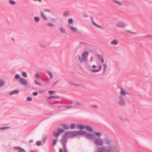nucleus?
Listing matches in <instances>:
<instances>
[{
  "instance_id": "f257e3e1",
  "label": "nucleus",
  "mask_w": 152,
  "mask_h": 152,
  "mask_svg": "<svg viewBox=\"0 0 152 152\" xmlns=\"http://www.w3.org/2000/svg\"><path fill=\"white\" fill-rule=\"evenodd\" d=\"M94 133L98 137L96 138L95 142H111L113 141V140L107 134H104V137L102 139L100 138L102 135L101 133L95 132Z\"/></svg>"
},
{
  "instance_id": "f03ea898",
  "label": "nucleus",
  "mask_w": 152,
  "mask_h": 152,
  "mask_svg": "<svg viewBox=\"0 0 152 152\" xmlns=\"http://www.w3.org/2000/svg\"><path fill=\"white\" fill-rule=\"evenodd\" d=\"M89 53L86 51L83 53L81 56L80 55L77 56V58L80 62L82 63L87 61L88 60V57L89 55Z\"/></svg>"
},
{
  "instance_id": "7ed1b4c3",
  "label": "nucleus",
  "mask_w": 152,
  "mask_h": 152,
  "mask_svg": "<svg viewBox=\"0 0 152 152\" xmlns=\"http://www.w3.org/2000/svg\"><path fill=\"white\" fill-rule=\"evenodd\" d=\"M95 152H116V150L115 148L106 149L104 147H98Z\"/></svg>"
},
{
  "instance_id": "20e7f679",
  "label": "nucleus",
  "mask_w": 152,
  "mask_h": 152,
  "mask_svg": "<svg viewBox=\"0 0 152 152\" xmlns=\"http://www.w3.org/2000/svg\"><path fill=\"white\" fill-rule=\"evenodd\" d=\"M85 137L87 139L93 140L94 141V142H95V136L94 134L93 133H86L85 135Z\"/></svg>"
},
{
  "instance_id": "39448f33",
  "label": "nucleus",
  "mask_w": 152,
  "mask_h": 152,
  "mask_svg": "<svg viewBox=\"0 0 152 152\" xmlns=\"http://www.w3.org/2000/svg\"><path fill=\"white\" fill-rule=\"evenodd\" d=\"M118 104L122 107H124L126 105V102L124 99L123 97L120 95L118 97Z\"/></svg>"
},
{
  "instance_id": "423d86ee",
  "label": "nucleus",
  "mask_w": 152,
  "mask_h": 152,
  "mask_svg": "<svg viewBox=\"0 0 152 152\" xmlns=\"http://www.w3.org/2000/svg\"><path fill=\"white\" fill-rule=\"evenodd\" d=\"M65 135L68 138H72L76 136L75 131H68L65 133Z\"/></svg>"
},
{
  "instance_id": "0eeeda50",
  "label": "nucleus",
  "mask_w": 152,
  "mask_h": 152,
  "mask_svg": "<svg viewBox=\"0 0 152 152\" xmlns=\"http://www.w3.org/2000/svg\"><path fill=\"white\" fill-rule=\"evenodd\" d=\"M64 131V130L61 128H58L57 129V131H54L53 132V135L55 137H58L60 134Z\"/></svg>"
},
{
  "instance_id": "6e6552de",
  "label": "nucleus",
  "mask_w": 152,
  "mask_h": 152,
  "mask_svg": "<svg viewBox=\"0 0 152 152\" xmlns=\"http://www.w3.org/2000/svg\"><path fill=\"white\" fill-rule=\"evenodd\" d=\"M68 26L69 28L74 32L76 33L79 35L81 34V33L78 31L77 29L75 27H72L70 25H68Z\"/></svg>"
},
{
  "instance_id": "1a4fd4ad",
  "label": "nucleus",
  "mask_w": 152,
  "mask_h": 152,
  "mask_svg": "<svg viewBox=\"0 0 152 152\" xmlns=\"http://www.w3.org/2000/svg\"><path fill=\"white\" fill-rule=\"evenodd\" d=\"M20 82L21 84L24 85L26 86L27 84L26 80L22 77L20 78Z\"/></svg>"
},
{
  "instance_id": "9d476101",
  "label": "nucleus",
  "mask_w": 152,
  "mask_h": 152,
  "mask_svg": "<svg viewBox=\"0 0 152 152\" xmlns=\"http://www.w3.org/2000/svg\"><path fill=\"white\" fill-rule=\"evenodd\" d=\"M76 133V136H79V135H85L86 134V132L85 131H75Z\"/></svg>"
},
{
  "instance_id": "9b49d317",
  "label": "nucleus",
  "mask_w": 152,
  "mask_h": 152,
  "mask_svg": "<svg viewBox=\"0 0 152 152\" xmlns=\"http://www.w3.org/2000/svg\"><path fill=\"white\" fill-rule=\"evenodd\" d=\"M116 25L118 27L120 28H124L126 26V25L123 22H119L116 24Z\"/></svg>"
},
{
  "instance_id": "f8f14e48",
  "label": "nucleus",
  "mask_w": 152,
  "mask_h": 152,
  "mask_svg": "<svg viewBox=\"0 0 152 152\" xmlns=\"http://www.w3.org/2000/svg\"><path fill=\"white\" fill-rule=\"evenodd\" d=\"M120 88L121 90L120 94L121 96H125L126 94L129 95L130 94L129 92L125 91L122 88Z\"/></svg>"
},
{
  "instance_id": "ddd939ff",
  "label": "nucleus",
  "mask_w": 152,
  "mask_h": 152,
  "mask_svg": "<svg viewBox=\"0 0 152 152\" xmlns=\"http://www.w3.org/2000/svg\"><path fill=\"white\" fill-rule=\"evenodd\" d=\"M91 20V22L95 26L99 28H100L103 29V27L98 24H97L96 23L94 20L93 18L92 17H91L90 18Z\"/></svg>"
},
{
  "instance_id": "4468645a",
  "label": "nucleus",
  "mask_w": 152,
  "mask_h": 152,
  "mask_svg": "<svg viewBox=\"0 0 152 152\" xmlns=\"http://www.w3.org/2000/svg\"><path fill=\"white\" fill-rule=\"evenodd\" d=\"M14 149L15 150L18 151V152H26V151L23 149L19 147H15Z\"/></svg>"
},
{
  "instance_id": "2eb2a0df",
  "label": "nucleus",
  "mask_w": 152,
  "mask_h": 152,
  "mask_svg": "<svg viewBox=\"0 0 152 152\" xmlns=\"http://www.w3.org/2000/svg\"><path fill=\"white\" fill-rule=\"evenodd\" d=\"M68 138V137L65 135V133L63 137L61 139V142H66Z\"/></svg>"
},
{
  "instance_id": "dca6fc26",
  "label": "nucleus",
  "mask_w": 152,
  "mask_h": 152,
  "mask_svg": "<svg viewBox=\"0 0 152 152\" xmlns=\"http://www.w3.org/2000/svg\"><path fill=\"white\" fill-rule=\"evenodd\" d=\"M85 129L87 131H89L91 132H92L93 130L92 127L86 125L85 126Z\"/></svg>"
},
{
  "instance_id": "f3484780",
  "label": "nucleus",
  "mask_w": 152,
  "mask_h": 152,
  "mask_svg": "<svg viewBox=\"0 0 152 152\" xmlns=\"http://www.w3.org/2000/svg\"><path fill=\"white\" fill-rule=\"evenodd\" d=\"M19 91L18 90L16 89L10 91L9 93V94L11 95H13L14 94H17L19 93Z\"/></svg>"
},
{
  "instance_id": "a211bd4d",
  "label": "nucleus",
  "mask_w": 152,
  "mask_h": 152,
  "mask_svg": "<svg viewBox=\"0 0 152 152\" xmlns=\"http://www.w3.org/2000/svg\"><path fill=\"white\" fill-rule=\"evenodd\" d=\"M60 98V97L57 96H50L48 99V100L52 99H58Z\"/></svg>"
},
{
  "instance_id": "6ab92c4d",
  "label": "nucleus",
  "mask_w": 152,
  "mask_h": 152,
  "mask_svg": "<svg viewBox=\"0 0 152 152\" xmlns=\"http://www.w3.org/2000/svg\"><path fill=\"white\" fill-rule=\"evenodd\" d=\"M118 42L116 39H113L110 42V44L112 45H116L118 44Z\"/></svg>"
},
{
  "instance_id": "aec40b11",
  "label": "nucleus",
  "mask_w": 152,
  "mask_h": 152,
  "mask_svg": "<svg viewBox=\"0 0 152 152\" xmlns=\"http://www.w3.org/2000/svg\"><path fill=\"white\" fill-rule=\"evenodd\" d=\"M85 126L83 125H77V128L78 129H80L81 130H83L85 128Z\"/></svg>"
},
{
  "instance_id": "412c9836",
  "label": "nucleus",
  "mask_w": 152,
  "mask_h": 152,
  "mask_svg": "<svg viewBox=\"0 0 152 152\" xmlns=\"http://www.w3.org/2000/svg\"><path fill=\"white\" fill-rule=\"evenodd\" d=\"M102 68V65H100L99 66V69L98 70H96V69H92L91 71L92 72H97L99 71H100L101 69Z\"/></svg>"
},
{
  "instance_id": "4be33fe9",
  "label": "nucleus",
  "mask_w": 152,
  "mask_h": 152,
  "mask_svg": "<svg viewBox=\"0 0 152 152\" xmlns=\"http://www.w3.org/2000/svg\"><path fill=\"white\" fill-rule=\"evenodd\" d=\"M75 105L78 107L82 106L83 105V104L81 102H76Z\"/></svg>"
},
{
  "instance_id": "5701e85b",
  "label": "nucleus",
  "mask_w": 152,
  "mask_h": 152,
  "mask_svg": "<svg viewBox=\"0 0 152 152\" xmlns=\"http://www.w3.org/2000/svg\"><path fill=\"white\" fill-rule=\"evenodd\" d=\"M47 136L46 135H44L42 137V142H45L47 138Z\"/></svg>"
},
{
  "instance_id": "b1692460",
  "label": "nucleus",
  "mask_w": 152,
  "mask_h": 152,
  "mask_svg": "<svg viewBox=\"0 0 152 152\" xmlns=\"http://www.w3.org/2000/svg\"><path fill=\"white\" fill-rule=\"evenodd\" d=\"M69 15V12L68 11L64 12L63 13V16L64 17H68Z\"/></svg>"
},
{
  "instance_id": "393cba45",
  "label": "nucleus",
  "mask_w": 152,
  "mask_h": 152,
  "mask_svg": "<svg viewBox=\"0 0 152 152\" xmlns=\"http://www.w3.org/2000/svg\"><path fill=\"white\" fill-rule=\"evenodd\" d=\"M97 56L99 59L103 63L104 62V59L103 57L99 55H98Z\"/></svg>"
},
{
  "instance_id": "a878e982",
  "label": "nucleus",
  "mask_w": 152,
  "mask_h": 152,
  "mask_svg": "<svg viewBox=\"0 0 152 152\" xmlns=\"http://www.w3.org/2000/svg\"><path fill=\"white\" fill-rule=\"evenodd\" d=\"M47 73L50 76V78L51 79H52L53 78V76L52 73L50 72L49 71H47Z\"/></svg>"
},
{
  "instance_id": "bb28decb",
  "label": "nucleus",
  "mask_w": 152,
  "mask_h": 152,
  "mask_svg": "<svg viewBox=\"0 0 152 152\" xmlns=\"http://www.w3.org/2000/svg\"><path fill=\"white\" fill-rule=\"evenodd\" d=\"M60 32L63 33L65 34L66 33V31L63 27H60L59 28Z\"/></svg>"
},
{
  "instance_id": "cd10ccee",
  "label": "nucleus",
  "mask_w": 152,
  "mask_h": 152,
  "mask_svg": "<svg viewBox=\"0 0 152 152\" xmlns=\"http://www.w3.org/2000/svg\"><path fill=\"white\" fill-rule=\"evenodd\" d=\"M40 14H41L42 17V18L44 19L45 20H48V19H47V16L46 15H45L42 12H41Z\"/></svg>"
},
{
  "instance_id": "c85d7f7f",
  "label": "nucleus",
  "mask_w": 152,
  "mask_h": 152,
  "mask_svg": "<svg viewBox=\"0 0 152 152\" xmlns=\"http://www.w3.org/2000/svg\"><path fill=\"white\" fill-rule=\"evenodd\" d=\"M4 82L2 79H0V87H2L4 86Z\"/></svg>"
},
{
  "instance_id": "c756f323",
  "label": "nucleus",
  "mask_w": 152,
  "mask_h": 152,
  "mask_svg": "<svg viewBox=\"0 0 152 152\" xmlns=\"http://www.w3.org/2000/svg\"><path fill=\"white\" fill-rule=\"evenodd\" d=\"M9 2L11 5H14L16 3L15 1L13 0H10Z\"/></svg>"
},
{
  "instance_id": "7c9ffc66",
  "label": "nucleus",
  "mask_w": 152,
  "mask_h": 152,
  "mask_svg": "<svg viewBox=\"0 0 152 152\" xmlns=\"http://www.w3.org/2000/svg\"><path fill=\"white\" fill-rule=\"evenodd\" d=\"M34 20L36 22H38L40 20L39 18L38 17H35L34 18Z\"/></svg>"
},
{
  "instance_id": "2f4dec72",
  "label": "nucleus",
  "mask_w": 152,
  "mask_h": 152,
  "mask_svg": "<svg viewBox=\"0 0 152 152\" xmlns=\"http://www.w3.org/2000/svg\"><path fill=\"white\" fill-rule=\"evenodd\" d=\"M103 66L104 67V69L103 72V73H104L106 71L107 68V64L105 63H104L103 64Z\"/></svg>"
},
{
  "instance_id": "473e14b6",
  "label": "nucleus",
  "mask_w": 152,
  "mask_h": 152,
  "mask_svg": "<svg viewBox=\"0 0 152 152\" xmlns=\"http://www.w3.org/2000/svg\"><path fill=\"white\" fill-rule=\"evenodd\" d=\"M71 84L72 85H73L75 86H77V87H78L80 86V85L78 84L75 83L74 82H70Z\"/></svg>"
},
{
  "instance_id": "72a5a7b5",
  "label": "nucleus",
  "mask_w": 152,
  "mask_h": 152,
  "mask_svg": "<svg viewBox=\"0 0 152 152\" xmlns=\"http://www.w3.org/2000/svg\"><path fill=\"white\" fill-rule=\"evenodd\" d=\"M62 126L64 129H68L69 128V126L66 125L65 124L62 125Z\"/></svg>"
},
{
  "instance_id": "f704fd0d",
  "label": "nucleus",
  "mask_w": 152,
  "mask_h": 152,
  "mask_svg": "<svg viewBox=\"0 0 152 152\" xmlns=\"http://www.w3.org/2000/svg\"><path fill=\"white\" fill-rule=\"evenodd\" d=\"M66 143H62V145L63 147V150L64 152L66 151Z\"/></svg>"
},
{
  "instance_id": "c9c22d12",
  "label": "nucleus",
  "mask_w": 152,
  "mask_h": 152,
  "mask_svg": "<svg viewBox=\"0 0 152 152\" xmlns=\"http://www.w3.org/2000/svg\"><path fill=\"white\" fill-rule=\"evenodd\" d=\"M68 22L69 24H72L73 23V21L72 18H69L68 20Z\"/></svg>"
},
{
  "instance_id": "e433bc0d",
  "label": "nucleus",
  "mask_w": 152,
  "mask_h": 152,
  "mask_svg": "<svg viewBox=\"0 0 152 152\" xmlns=\"http://www.w3.org/2000/svg\"><path fill=\"white\" fill-rule=\"evenodd\" d=\"M20 76L18 74H16L15 76V78L16 80H17L18 79H20Z\"/></svg>"
},
{
  "instance_id": "4c0bfd02",
  "label": "nucleus",
  "mask_w": 152,
  "mask_h": 152,
  "mask_svg": "<svg viewBox=\"0 0 152 152\" xmlns=\"http://www.w3.org/2000/svg\"><path fill=\"white\" fill-rule=\"evenodd\" d=\"M76 124H71L70 125V128L72 129H73L75 128V126Z\"/></svg>"
},
{
  "instance_id": "58836bf2",
  "label": "nucleus",
  "mask_w": 152,
  "mask_h": 152,
  "mask_svg": "<svg viewBox=\"0 0 152 152\" xmlns=\"http://www.w3.org/2000/svg\"><path fill=\"white\" fill-rule=\"evenodd\" d=\"M35 77L37 79H39L40 77V75L38 73H37L35 74Z\"/></svg>"
},
{
  "instance_id": "ea45409f",
  "label": "nucleus",
  "mask_w": 152,
  "mask_h": 152,
  "mask_svg": "<svg viewBox=\"0 0 152 152\" xmlns=\"http://www.w3.org/2000/svg\"><path fill=\"white\" fill-rule=\"evenodd\" d=\"M121 119L124 122H126V121H129V120L128 119H127V118H121Z\"/></svg>"
},
{
  "instance_id": "a19ab883",
  "label": "nucleus",
  "mask_w": 152,
  "mask_h": 152,
  "mask_svg": "<svg viewBox=\"0 0 152 152\" xmlns=\"http://www.w3.org/2000/svg\"><path fill=\"white\" fill-rule=\"evenodd\" d=\"M113 1L114 2H115V3H117L118 4L120 5H122V3H121V2L118 1H117L115 0H113Z\"/></svg>"
},
{
  "instance_id": "79ce46f5",
  "label": "nucleus",
  "mask_w": 152,
  "mask_h": 152,
  "mask_svg": "<svg viewBox=\"0 0 152 152\" xmlns=\"http://www.w3.org/2000/svg\"><path fill=\"white\" fill-rule=\"evenodd\" d=\"M22 75L24 77H27V75L26 72H23L22 73Z\"/></svg>"
},
{
  "instance_id": "37998d69",
  "label": "nucleus",
  "mask_w": 152,
  "mask_h": 152,
  "mask_svg": "<svg viewBox=\"0 0 152 152\" xmlns=\"http://www.w3.org/2000/svg\"><path fill=\"white\" fill-rule=\"evenodd\" d=\"M91 107L94 108L95 109H97L98 108V106L96 105H92L91 106Z\"/></svg>"
},
{
  "instance_id": "c03bdc74",
  "label": "nucleus",
  "mask_w": 152,
  "mask_h": 152,
  "mask_svg": "<svg viewBox=\"0 0 152 152\" xmlns=\"http://www.w3.org/2000/svg\"><path fill=\"white\" fill-rule=\"evenodd\" d=\"M147 37H149L151 39H152V35H147L144 37V38H146Z\"/></svg>"
},
{
  "instance_id": "a18cd8bd",
  "label": "nucleus",
  "mask_w": 152,
  "mask_h": 152,
  "mask_svg": "<svg viewBox=\"0 0 152 152\" xmlns=\"http://www.w3.org/2000/svg\"><path fill=\"white\" fill-rule=\"evenodd\" d=\"M26 100L28 101H31L32 100V99L30 97H28L26 98Z\"/></svg>"
},
{
  "instance_id": "49530a36",
  "label": "nucleus",
  "mask_w": 152,
  "mask_h": 152,
  "mask_svg": "<svg viewBox=\"0 0 152 152\" xmlns=\"http://www.w3.org/2000/svg\"><path fill=\"white\" fill-rule=\"evenodd\" d=\"M127 32L128 33H131V34H136V32H132V31L130 30H128L127 31Z\"/></svg>"
},
{
  "instance_id": "de8ad7c7",
  "label": "nucleus",
  "mask_w": 152,
  "mask_h": 152,
  "mask_svg": "<svg viewBox=\"0 0 152 152\" xmlns=\"http://www.w3.org/2000/svg\"><path fill=\"white\" fill-rule=\"evenodd\" d=\"M64 107L66 109H69V108H72V106H64Z\"/></svg>"
},
{
  "instance_id": "09e8293b",
  "label": "nucleus",
  "mask_w": 152,
  "mask_h": 152,
  "mask_svg": "<svg viewBox=\"0 0 152 152\" xmlns=\"http://www.w3.org/2000/svg\"><path fill=\"white\" fill-rule=\"evenodd\" d=\"M47 25L48 26L50 27L54 26V25L52 23H48L47 24Z\"/></svg>"
},
{
  "instance_id": "8fccbe9b",
  "label": "nucleus",
  "mask_w": 152,
  "mask_h": 152,
  "mask_svg": "<svg viewBox=\"0 0 152 152\" xmlns=\"http://www.w3.org/2000/svg\"><path fill=\"white\" fill-rule=\"evenodd\" d=\"M55 92V91H48V93L50 94H52L54 93Z\"/></svg>"
},
{
  "instance_id": "3c124183",
  "label": "nucleus",
  "mask_w": 152,
  "mask_h": 152,
  "mask_svg": "<svg viewBox=\"0 0 152 152\" xmlns=\"http://www.w3.org/2000/svg\"><path fill=\"white\" fill-rule=\"evenodd\" d=\"M34 83L35 84L39 85V86H41V84H40L39 83H38L37 80H35L34 81Z\"/></svg>"
},
{
  "instance_id": "603ef678",
  "label": "nucleus",
  "mask_w": 152,
  "mask_h": 152,
  "mask_svg": "<svg viewBox=\"0 0 152 152\" xmlns=\"http://www.w3.org/2000/svg\"><path fill=\"white\" fill-rule=\"evenodd\" d=\"M38 92H34L33 93V95L34 96H36L38 95Z\"/></svg>"
},
{
  "instance_id": "864d4df0",
  "label": "nucleus",
  "mask_w": 152,
  "mask_h": 152,
  "mask_svg": "<svg viewBox=\"0 0 152 152\" xmlns=\"http://www.w3.org/2000/svg\"><path fill=\"white\" fill-rule=\"evenodd\" d=\"M8 127H0V130H4L5 129H6L8 128Z\"/></svg>"
},
{
  "instance_id": "5fc2aeb1",
  "label": "nucleus",
  "mask_w": 152,
  "mask_h": 152,
  "mask_svg": "<svg viewBox=\"0 0 152 152\" xmlns=\"http://www.w3.org/2000/svg\"><path fill=\"white\" fill-rule=\"evenodd\" d=\"M83 16L85 18H87L88 17V15H87L86 14L84 13L83 15Z\"/></svg>"
},
{
  "instance_id": "6e6d98bb",
  "label": "nucleus",
  "mask_w": 152,
  "mask_h": 152,
  "mask_svg": "<svg viewBox=\"0 0 152 152\" xmlns=\"http://www.w3.org/2000/svg\"><path fill=\"white\" fill-rule=\"evenodd\" d=\"M57 139L56 138L53 140V142H57Z\"/></svg>"
},
{
  "instance_id": "4d7b16f0",
  "label": "nucleus",
  "mask_w": 152,
  "mask_h": 152,
  "mask_svg": "<svg viewBox=\"0 0 152 152\" xmlns=\"http://www.w3.org/2000/svg\"><path fill=\"white\" fill-rule=\"evenodd\" d=\"M96 145L97 146H101L102 145L103 143H96Z\"/></svg>"
},
{
  "instance_id": "13d9d810",
  "label": "nucleus",
  "mask_w": 152,
  "mask_h": 152,
  "mask_svg": "<svg viewBox=\"0 0 152 152\" xmlns=\"http://www.w3.org/2000/svg\"><path fill=\"white\" fill-rule=\"evenodd\" d=\"M42 143H36V145L37 146H40L41 145Z\"/></svg>"
},
{
  "instance_id": "bf43d9fd",
  "label": "nucleus",
  "mask_w": 152,
  "mask_h": 152,
  "mask_svg": "<svg viewBox=\"0 0 152 152\" xmlns=\"http://www.w3.org/2000/svg\"><path fill=\"white\" fill-rule=\"evenodd\" d=\"M44 12H50V10H45L44 11Z\"/></svg>"
},
{
  "instance_id": "052dcab7",
  "label": "nucleus",
  "mask_w": 152,
  "mask_h": 152,
  "mask_svg": "<svg viewBox=\"0 0 152 152\" xmlns=\"http://www.w3.org/2000/svg\"><path fill=\"white\" fill-rule=\"evenodd\" d=\"M40 46L42 47V48H45V46H44V45H40Z\"/></svg>"
},
{
  "instance_id": "680f3d73",
  "label": "nucleus",
  "mask_w": 152,
  "mask_h": 152,
  "mask_svg": "<svg viewBox=\"0 0 152 152\" xmlns=\"http://www.w3.org/2000/svg\"><path fill=\"white\" fill-rule=\"evenodd\" d=\"M84 44L85 45H86V43H83V42H80V43H79V44L80 45V44Z\"/></svg>"
},
{
  "instance_id": "e2e57ef3",
  "label": "nucleus",
  "mask_w": 152,
  "mask_h": 152,
  "mask_svg": "<svg viewBox=\"0 0 152 152\" xmlns=\"http://www.w3.org/2000/svg\"><path fill=\"white\" fill-rule=\"evenodd\" d=\"M29 142H33V140L32 139L30 140L29 141Z\"/></svg>"
},
{
  "instance_id": "0e129e2a",
  "label": "nucleus",
  "mask_w": 152,
  "mask_h": 152,
  "mask_svg": "<svg viewBox=\"0 0 152 152\" xmlns=\"http://www.w3.org/2000/svg\"><path fill=\"white\" fill-rule=\"evenodd\" d=\"M57 82V81H56V82H54L53 84V86H54L55 85H56V84Z\"/></svg>"
},
{
  "instance_id": "69168bd1",
  "label": "nucleus",
  "mask_w": 152,
  "mask_h": 152,
  "mask_svg": "<svg viewBox=\"0 0 152 152\" xmlns=\"http://www.w3.org/2000/svg\"><path fill=\"white\" fill-rule=\"evenodd\" d=\"M64 107V106H58V108L60 109V108H61V107Z\"/></svg>"
},
{
  "instance_id": "338daca9",
  "label": "nucleus",
  "mask_w": 152,
  "mask_h": 152,
  "mask_svg": "<svg viewBox=\"0 0 152 152\" xmlns=\"http://www.w3.org/2000/svg\"><path fill=\"white\" fill-rule=\"evenodd\" d=\"M11 39L13 41L15 42V40L14 38H13V37L11 38Z\"/></svg>"
},
{
  "instance_id": "774afa93",
  "label": "nucleus",
  "mask_w": 152,
  "mask_h": 152,
  "mask_svg": "<svg viewBox=\"0 0 152 152\" xmlns=\"http://www.w3.org/2000/svg\"><path fill=\"white\" fill-rule=\"evenodd\" d=\"M92 67L93 68H95L96 67V66L95 65H94L92 66Z\"/></svg>"
}]
</instances>
